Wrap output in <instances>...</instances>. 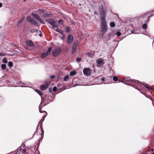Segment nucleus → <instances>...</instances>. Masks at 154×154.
<instances>
[{
  "label": "nucleus",
  "mask_w": 154,
  "mask_h": 154,
  "mask_svg": "<svg viewBox=\"0 0 154 154\" xmlns=\"http://www.w3.org/2000/svg\"><path fill=\"white\" fill-rule=\"evenodd\" d=\"M151 154H154V152H153V153H151Z\"/></svg>",
  "instance_id": "51"
},
{
  "label": "nucleus",
  "mask_w": 154,
  "mask_h": 154,
  "mask_svg": "<svg viewBox=\"0 0 154 154\" xmlns=\"http://www.w3.org/2000/svg\"><path fill=\"white\" fill-rule=\"evenodd\" d=\"M57 88L56 87H54L53 88V91L54 92L56 91Z\"/></svg>",
  "instance_id": "36"
},
{
  "label": "nucleus",
  "mask_w": 154,
  "mask_h": 154,
  "mask_svg": "<svg viewBox=\"0 0 154 154\" xmlns=\"http://www.w3.org/2000/svg\"><path fill=\"white\" fill-rule=\"evenodd\" d=\"M67 42L69 43H72L73 40V37L72 35H69L67 37Z\"/></svg>",
  "instance_id": "11"
},
{
  "label": "nucleus",
  "mask_w": 154,
  "mask_h": 154,
  "mask_svg": "<svg viewBox=\"0 0 154 154\" xmlns=\"http://www.w3.org/2000/svg\"><path fill=\"white\" fill-rule=\"evenodd\" d=\"M46 115H47V114H46L44 116H43L42 119L39 121L38 124V125L37 126V128H38L39 125H40V128H42V122L44 120V119L46 117Z\"/></svg>",
  "instance_id": "10"
},
{
  "label": "nucleus",
  "mask_w": 154,
  "mask_h": 154,
  "mask_svg": "<svg viewBox=\"0 0 154 154\" xmlns=\"http://www.w3.org/2000/svg\"><path fill=\"white\" fill-rule=\"evenodd\" d=\"M3 55H2V54L0 53V56H3Z\"/></svg>",
  "instance_id": "44"
},
{
  "label": "nucleus",
  "mask_w": 154,
  "mask_h": 154,
  "mask_svg": "<svg viewBox=\"0 0 154 154\" xmlns=\"http://www.w3.org/2000/svg\"><path fill=\"white\" fill-rule=\"evenodd\" d=\"M35 133L34 134H33V136H34V134H35ZM33 137H32V138H30L29 139H32V138Z\"/></svg>",
  "instance_id": "46"
},
{
  "label": "nucleus",
  "mask_w": 154,
  "mask_h": 154,
  "mask_svg": "<svg viewBox=\"0 0 154 154\" xmlns=\"http://www.w3.org/2000/svg\"><path fill=\"white\" fill-rule=\"evenodd\" d=\"M39 111L40 113H43V112H45L46 113V114H47V113L45 111H42L41 108H39Z\"/></svg>",
  "instance_id": "33"
},
{
  "label": "nucleus",
  "mask_w": 154,
  "mask_h": 154,
  "mask_svg": "<svg viewBox=\"0 0 154 154\" xmlns=\"http://www.w3.org/2000/svg\"><path fill=\"white\" fill-rule=\"evenodd\" d=\"M94 13H95V14H96V12H94Z\"/></svg>",
  "instance_id": "52"
},
{
  "label": "nucleus",
  "mask_w": 154,
  "mask_h": 154,
  "mask_svg": "<svg viewBox=\"0 0 154 154\" xmlns=\"http://www.w3.org/2000/svg\"><path fill=\"white\" fill-rule=\"evenodd\" d=\"M25 146L24 144H23V147H24Z\"/></svg>",
  "instance_id": "45"
},
{
  "label": "nucleus",
  "mask_w": 154,
  "mask_h": 154,
  "mask_svg": "<svg viewBox=\"0 0 154 154\" xmlns=\"http://www.w3.org/2000/svg\"><path fill=\"white\" fill-rule=\"evenodd\" d=\"M3 62L5 63H7L8 62V60L6 58H4L3 60Z\"/></svg>",
  "instance_id": "35"
},
{
  "label": "nucleus",
  "mask_w": 154,
  "mask_h": 154,
  "mask_svg": "<svg viewBox=\"0 0 154 154\" xmlns=\"http://www.w3.org/2000/svg\"><path fill=\"white\" fill-rule=\"evenodd\" d=\"M69 76L68 75H66L65 76H64V79H63L64 80L65 82L67 81V79L69 78Z\"/></svg>",
  "instance_id": "29"
},
{
  "label": "nucleus",
  "mask_w": 154,
  "mask_h": 154,
  "mask_svg": "<svg viewBox=\"0 0 154 154\" xmlns=\"http://www.w3.org/2000/svg\"><path fill=\"white\" fill-rule=\"evenodd\" d=\"M52 48H48L47 51L44 52L41 55V57L42 58H44L46 57L47 56L50 54L51 52V51Z\"/></svg>",
  "instance_id": "5"
},
{
  "label": "nucleus",
  "mask_w": 154,
  "mask_h": 154,
  "mask_svg": "<svg viewBox=\"0 0 154 154\" xmlns=\"http://www.w3.org/2000/svg\"><path fill=\"white\" fill-rule=\"evenodd\" d=\"M19 150L20 151L17 152L15 154H28V152H26V149H22L21 148H20Z\"/></svg>",
  "instance_id": "8"
},
{
  "label": "nucleus",
  "mask_w": 154,
  "mask_h": 154,
  "mask_svg": "<svg viewBox=\"0 0 154 154\" xmlns=\"http://www.w3.org/2000/svg\"><path fill=\"white\" fill-rule=\"evenodd\" d=\"M49 91H50V90H51V89H50V88H49Z\"/></svg>",
  "instance_id": "48"
},
{
  "label": "nucleus",
  "mask_w": 154,
  "mask_h": 154,
  "mask_svg": "<svg viewBox=\"0 0 154 154\" xmlns=\"http://www.w3.org/2000/svg\"><path fill=\"white\" fill-rule=\"evenodd\" d=\"M39 35L40 36H42V34H40Z\"/></svg>",
  "instance_id": "47"
},
{
  "label": "nucleus",
  "mask_w": 154,
  "mask_h": 154,
  "mask_svg": "<svg viewBox=\"0 0 154 154\" xmlns=\"http://www.w3.org/2000/svg\"><path fill=\"white\" fill-rule=\"evenodd\" d=\"M1 67L2 69L4 70L6 68V65L5 64H3L2 65Z\"/></svg>",
  "instance_id": "30"
},
{
  "label": "nucleus",
  "mask_w": 154,
  "mask_h": 154,
  "mask_svg": "<svg viewBox=\"0 0 154 154\" xmlns=\"http://www.w3.org/2000/svg\"><path fill=\"white\" fill-rule=\"evenodd\" d=\"M151 150H152V151H153V149H152Z\"/></svg>",
  "instance_id": "50"
},
{
  "label": "nucleus",
  "mask_w": 154,
  "mask_h": 154,
  "mask_svg": "<svg viewBox=\"0 0 154 154\" xmlns=\"http://www.w3.org/2000/svg\"><path fill=\"white\" fill-rule=\"evenodd\" d=\"M153 105H154V104H153Z\"/></svg>",
  "instance_id": "56"
},
{
  "label": "nucleus",
  "mask_w": 154,
  "mask_h": 154,
  "mask_svg": "<svg viewBox=\"0 0 154 154\" xmlns=\"http://www.w3.org/2000/svg\"><path fill=\"white\" fill-rule=\"evenodd\" d=\"M26 0H24V1H26Z\"/></svg>",
  "instance_id": "54"
},
{
  "label": "nucleus",
  "mask_w": 154,
  "mask_h": 154,
  "mask_svg": "<svg viewBox=\"0 0 154 154\" xmlns=\"http://www.w3.org/2000/svg\"><path fill=\"white\" fill-rule=\"evenodd\" d=\"M58 22L59 23L61 24L62 25L63 24L64 21L61 20H59Z\"/></svg>",
  "instance_id": "32"
},
{
  "label": "nucleus",
  "mask_w": 154,
  "mask_h": 154,
  "mask_svg": "<svg viewBox=\"0 0 154 154\" xmlns=\"http://www.w3.org/2000/svg\"><path fill=\"white\" fill-rule=\"evenodd\" d=\"M81 58L80 57H78L76 58V60L77 61L79 62L81 60Z\"/></svg>",
  "instance_id": "38"
},
{
  "label": "nucleus",
  "mask_w": 154,
  "mask_h": 154,
  "mask_svg": "<svg viewBox=\"0 0 154 154\" xmlns=\"http://www.w3.org/2000/svg\"><path fill=\"white\" fill-rule=\"evenodd\" d=\"M48 87V86L47 85H43L40 86L41 89L43 91L47 89Z\"/></svg>",
  "instance_id": "17"
},
{
  "label": "nucleus",
  "mask_w": 154,
  "mask_h": 154,
  "mask_svg": "<svg viewBox=\"0 0 154 154\" xmlns=\"http://www.w3.org/2000/svg\"><path fill=\"white\" fill-rule=\"evenodd\" d=\"M51 15V14L45 13L44 14V17H48Z\"/></svg>",
  "instance_id": "20"
},
{
  "label": "nucleus",
  "mask_w": 154,
  "mask_h": 154,
  "mask_svg": "<svg viewBox=\"0 0 154 154\" xmlns=\"http://www.w3.org/2000/svg\"><path fill=\"white\" fill-rule=\"evenodd\" d=\"M83 72L86 76H89L91 74L90 69L89 68H85L83 69Z\"/></svg>",
  "instance_id": "6"
},
{
  "label": "nucleus",
  "mask_w": 154,
  "mask_h": 154,
  "mask_svg": "<svg viewBox=\"0 0 154 154\" xmlns=\"http://www.w3.org/2000/svg\"><path fill=\"white\" fill-rule=\"evenodd\" d=\"M57 32L60 33V34H62L63 37H64V35L63 33V32L62 30L58 29Z\"/></svg>",
  "instance_id": "19"
},
{
  "label": "nucleus",
  "mask_w": 154,
  "mask_h": 154,
  "mask_svg": "<svg viewBox=\"0 0 154 154\" xmlns=\"http://www.w3.org/2000/svg\"><path fill=\"white\" fill-rule=\"evenodd\" d=\"M97 64L100 65H103L105 63L104 60L100 58L97 60Z\"/></svg>",
  "instance_id": "13"
},
{
  "label": "nucleus",
  "mask_w": 154,
  "mask_h": 154,
  "mask_svg": "<svg viewBox=\"0 0 154 154\" xmlns=\"http://www.w3.org/2000/svg\"><path fill=\"white\" fill-rule=\"evenodd\" d=\"M8 64V66L10 67H12L13 66V63L11 61H9Z\"/></svg>",
  "instance_id": "26"
},
{
  "label": "nucleus",
  "mask_w": 154,
  "mask_h": 154,
  "mask_svg": "<svg viewBox=\"0 0 154 154\" xmlns=\"http://www.w3.org/2000/svg\"><path fill=\"white\" fill-rule=\"evenodd\" d=\"M51 100H49L48 101V102H47V103L46 104V105L48 103H50L51 102Z\"/></svg>",
  "instance_id": "43"
},
{
  "label": "nucleus",
  "mask_w": 154,
  "mask_h": 154,
  "mask_svg": "<svg viewBox=\"0 0 154 154\" xmlns=\"http://www.w3.org/2000/svg\"><path fill=\"white\" fill-rule=\"evenodd\" d=\"M61 52V50L59 48H57L54 50L52 52L53 56L55 57L60 54Z\"/></svg>",
  "instance_id": "7"
},
{
  "label": "nucleus",
  "mask_w": 154,
  "mask_h": 154,
  "mask_svg": "<svg viewBox=\"0 0 154 154\" xmlns=\"http://www.w3.org/2000/svg\"><path fill=\"white\" fill-rule=\"evenodd\" d=\"M77 47V45L75 44L73 45L72 48V51L71 54H74L76 51V49Z\"/></svg>",
  "instance_id": "15"
},
{
  "label": "nucleus",
  "mask_w": 154,
  "mask_h": 154,
  "mask_svg": "<svg viewBox=\"0 0 154 154\" xmlns=\"http://www.w3.org/2000/svg\"><path fill=\"white\" fill-rule=\"evenodd\" d=\"M94 53L93 51L89 52L86 53V54L89 57L92 58L94 55Z\"/></svg>",
  "instance_id": "16"
},
{
  "label": "nucleus",
  "mask_w": 154,
  "mask_h": 154,
  "mask_svg": "<svg viewBox=\"0 0 154 154\" xmlns=\"http://www.w3.org/2000/svg\"><path fill=\"white\" fill-rule=\"evenodd\" d=\"M32 30H31V32H32Z\"/></svg>",
  "instance_id": "55"
},
{
  "label": "nucleus",
  "mask_w": 154,
  "mask_h": 154,
  "mask_svg": "<svg viewBox=\"0 0 154 154\" xmlns=\"http://www.w3.org/2000/svg\"><path fill=\"white\" fill-rule=\"evenodd\" d=\"M26 43L29 46L31 47H34V44L32 42L31 40H27L26 42Z\"/></svg>",
  "instance_id": "12"
},
{
  "label": "nucleus",
  "mask_w": 154,
  "mask_h": 154,
  "mask_svg": "<svg viewBox=\"0 0 154 154\" xmlns=\"http://www.w3.org/2000/svg\"><path fill=\"white\" fill-rule=\"evenodd\" d=\"M116 34L118 36H119L121 35V33L120 32H116Z\"/></svg>",
  "instance_id": "34"
},
{
  "label": "nucleus",
  "mask_w": 154,
  "mask_h": 154,
  "mask_svg": "<svg viewBox=\"0 0 154 154\" xmlns=\"http://www.w3.org/2000/svg\"><path fill=\"white\" fill-rule=\"evenodd\" d=\"M35 91L41 97L42 95V94L41 93V91L39 90L35 89Z\"/></svg>",
  "instance_id": "23"
},
{
  "label": "nucleus",
  "mask_w": 154,
  "mask_h": 154,
  "mask_svg": "<svg viewBox=\"0 0 154 154\" xmlns=\"http://www.w3.org/2000/svg\"><path fill=\"white\" fill-rule=\"evenodd\" d=\"M76 74V72L75 71H71L70 72V75L71 76H74Z\"/></svg>",
  "instance_id": "22"
},
{
  "label": "nucleus",
  "mask_w": 154,
  "mask_h": 154,
  "mask_svg": "<svg viewBox=\"0 0 154 154\" xmlns=\"http://www.w3.org/2000/svg\"><path fill=\"white\" fill-rule=\"evenodd\" d=\"M154 10H153V11H151V12H154Z\"/></svg>",
  "instance_id": "49"
},
{
  "label": "nucleus",
  "mask_w": 154,
  "mask_h": 154,
  "mask_svg": "<svg viewBox=\"0 0 154 154\" xmlns=\"http://www.w3.org/2000/svg\"><path fill=\"white\" fill-rule=\"evenodd\" d=\"M46 21L52 26L56 24V22L54 20L52 19H50L47 20Z\"/></svg>",
  "instance_id": "9"
},
{
  "label": "nucleus",
  "mask_w": 154,
  "mask_h": 154,
  "mask_svg": "<svg viewBox=\"0 0 154 154\" xmlns=\"http://www.w3.org/2000/svg\"><path fill=\"white\" fill-rule=\"evenodd\" d=\"M110 26L112 27H114L115 26V24L114 22H111L110 24Z\"/></svg>",
  "instance_id": "27"
},
{
  "label": "nucleus",
  "mask_w": 154,
  "mask_h": 154,
  "mask_svg": "<svg viewBox=\"0 0 154 154\" xmlns=\"http://www.w3.org/2000/svg\"><path fill=\"white\" fill-rule=\"evenodd\" d=\"M154 15V14H151V15H149V16H148L147 17L149 18H149L152 16H153V15Z\"/></svg>",
  "instance_id": "39"
},
{
  "label": "nucleus",
  "mask_w": 154,
  "mask_h": 154,
  "mask_svg": "<svg viewBox=\"0 0 154 154\" xmlns=\"http://www.w3.org/2000/svg\"><path fill=\"white\" fill-rule=\"evenodd\" d=\"M101 80L102 81V82H104L105 81V79L104 78V77H103L102 78H101Z\"/></svg>",
  "instance_id": "41"
},
{
  "label": "nucleus",
  "mask_w": 154,
  "mask_h": 154,
  "mask_svg": "<svg viewBox=\"0 0 154 154\" xmlns=\"http://www.w3.org/2000/svg\"><path fill=\"white\" fill-rule=\"evenodd\" d=\"M100 19L101 20V26L100 33L99 35L101 38L103 37L105 33L107 32V26L106 20L105 12L102 11H100Z\"/></svg>",
  "instance_id": "2"
},
{
  "label": "nucleus",
  "mask_w": 154,
  "mask_h": 154,
  "mask_svg": "<svg viewBox=\"0 0 154 154\" xmlns=\"http://www.w3.org/2000/svg\"><path fill=\"white\" fill-rule=\"evenodd\" d=\"M41 128V132H42V134H41V135H43V134H44V131L43 130V128H42V127Z\"/></svg>",
  "instance_id": "37"
},
{
  "label": "nucleus",
  "mask_w": 154,
  "mask_h": 154,
  "mask_svg": "<svg viewBox=\"0 0 154 154\" xmlns=\"http://www.w3.org/2000/svg\"><path fill=\"white\" fill-rule=\"evenodd\" d=\"M65 29L67 32H69L70 31V27L69 26L66 27L65 28Z\"/></svg>",
  "instance_id": "21"
},
{
  "label": "nucleus",
  "mask_w": 154,
  "mask_h": 154,
  "mask_svg": "<svg viewBox=\"0 0 154 154\" xmlns=\"http://www.w3.org/2000/svg\"><path fill=\"white\" fill-rule=\"evenodd\" d=\"M32 15L35 19L41 23L42 24H44L45 23L44 21L41 19L37 14H32Z\"/></svg>",
  "instance_id": "4"
},
{
  "label": "nucleus",
  "mask_w": 154,
  "mask_h": 154,
  "mask_svg": "<svg viewBox=\"0 0 154 154\" xmlns=\"http://www.w3.org/2000/svg\"><path fill=\"white\" fill-rule=\"evenodd\" d=\"M29 22L32 23L33 24L35 25L36 26H38V24L37 21L35 20L34 19L32 18L31 19L29 20Z\"/></svg>",
  "instance_id": "14"
},
{
  "label": "nucleus",
  "mask_w": 154,
  "mask_h": 154,
  "mask_svg": "<svg viewBox=\"0 0 154 154\" xmlns=\"http://www.w3.org/2000/svg\"><path fill=\"white\" fill-rule=\"evenodd\" d=\"M154 42V40L153 41V42H152V43H153V42ZM153 44V43H152Z\"/></svg>",
  "instance_id": "53"
},
{
  "label": "nucleus",
  "mask_w": 154,
  "mask_h": 154,
  "mask_svg": "<svg viewBox=\"0 0 154 154\" xmlns=\"http://www.w3.org/2000/svg\"><path fill=\"white\" fill-rule=\"evenodd\" d=\"M147 23H144L142 26V28L143 29H146L147 27Z\"/></svg>",
  "instance_id": "28"
},
{
  "label": "nucleus",
  "mask_w": 154,
  "mask_h": 154,
  "mask_svg": "<svg viewBox=\"0 0 154 154\" xmlns=\"http://www.w3.org/2000/svg\"><path fill=\"white\" fill-rule=\"evenodd\" d=\"M25 17H23L20 20H19L18 22V24H20V23H21L23 21V20H24V19Z\"/></svg>",
  "instance_id": "24"
},
{
  "label": "nucleus",
  "mask_w": 154,
  "mask_h": 154,
  "mask_svg": "<svg viewBox=\"0 0 154 154\" xmlns=\"http://www.w3.org/2000/svg\"><path fill=\"white\" fill-rule=\"evenodd\" d=\"M52 28L53 29L56 31V32L57 31V30H58V28L57 27V25L56 24L52 26Z\"/></svg>",
  "instance_id": "18"
},
{
  "label": "nucleus",
  "mask_w": 154,
  "mask_h": 154,
  "mask_svg": "<svg viewBox=\"0 0 154 154\" xmlns=\"http://www.w3.org/2000/svg\"><path fill=\"white\" fill-rule=\"evenodd\" d=\"M122 82L125 85L133 87L139 91L143 89L144 87L149 90H151L152 89L150 87H148L147 84L145 85L144 84H141L139 81L137 80H131L129 77L123 78Z\"/></svg>",
  "instance_id": "1"
},
{
  "label": "nucleus",
  "mask_w": 154,
  "mask_h": 154,
  "mask_svg": "<svg viewBox=\"0 0 154 154\" xmlns=\"http://www.w3.org/2000/svg\"><path fill=\"white\" fill-rule=\"evenodd\" d=\"M148 13H147L139 16V18L141 21V23H147L148 22L149 19L148 17H146V16L148 15Z\"/></svg>",
  "instance_id": "3"
},
{
  "label": "nucleus",
  "mask_w": 154,
  "mask_h": 154,
  "mask_svg": "<svg viewBox=\"0 0 154 154\" xmlns=\"http://www.w3.org/2000/svg\"><path fill=\"white\" fill-rule=\"evenodd\" d=\"M38 11L40 14H42L45 12V10L42 9H38Z\"/></svg>",
  "instance_id": "25"
},
{
  "label": "nucleus",
  "mask_w": 154,
  "mask_h": 154,
  "mask_svg": "<svg viewBox=\"0 0 154 154\" xmlns=\"http://www.w3.org/2000/svg\"><path fill=\"white\" fill-rule=\"evenodd\" d=\"M118 79V78L117 76H114L113 78V80L115 81H117Z\"/></svg>",
  "instance_id": "31"
},
{
  "label": "nucleus",
  "mask_w": 154,
  "mask_h": 154,
  "mask_svg": "<svg viewBox=\"0 0 154 154\" xmlns=\"http://www.w3.org/2000/svg\"><path fill=\"white\" fill-rule=\"evenodd\" d=\"M55 76L54 75H52L50 77V78L51 79H54V78H55Z\"/></svg>",
  "instance_id": "40"
},
{
  "label": "nucleus",
  "mask_w": 154,
  "mask_h": 154,
  "mask_svg": "<svg viewBox=\"0 0 154 154\" xmlns=\"http://www.w3.org/2000/svg\"><path fill=\"white\" fill-rule=\"evenodd\" d=\"M2 3H1V2H0V8H1V7H2Z\"/></svg>",
  "instance_id": "42"
}]
</instances>
